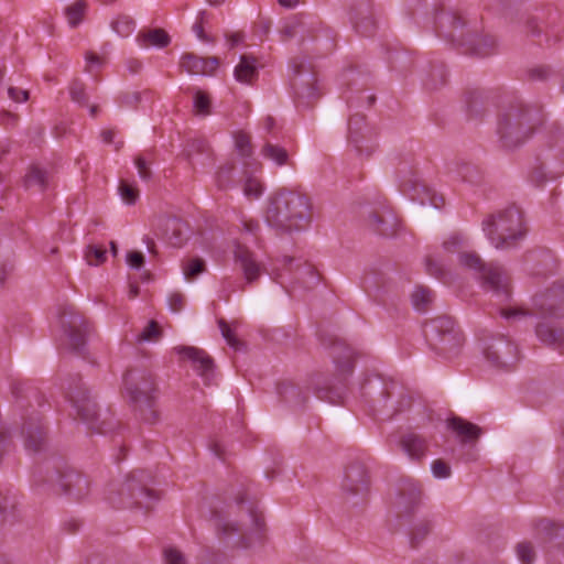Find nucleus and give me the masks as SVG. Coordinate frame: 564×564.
I'll use <instances>...</instances> for the list:
<instances>
[{
	"instance_id": "bf43d9fd",
	"label": "nucleus",
	"mask_w": 564,
	"mask_h": 564,
	"mask_svg": "<svg viewBox=\"0 0 564 564\" xmlns=\"http://www.w3.org/2000/svg\"><path fill=\"white\" fill-rule=\"evenodd\" d=\"M194 107L198 113L208 115L209 107H210V100H209L208 95L198 90L195 94Z\"/></svg>"
},
{
	"instance_id": "6e6552de",
	"label": "nucleus",
	"mask_w": 564,
	"mask_h": 564,
	"mask_svg": "<svg viewBox=\"0 0 564 564\" xmlns=\"http://www.w3.org/2000/svg\"><path fill=\"white\" fill-rule=\"evenodd\" d=\"M124 391L139 412L141 419L154 423L158 419L155 410L156 383L153 375L147 369H130L123 376Z\"/></svg>"
},
{
	"instance_id": "6e6d98bb",
	"label": "nucleus",
	"mask_w": 564,
	"mask_h": 564,
	"mask_svg": "<svg viewBox=\"0 0 564 564\" xmlns=\"http://www.w3.org/2000/svg\"><path fill=\"white\" fill-rule=\"evenodd\" d=\"M69 94L73 101L80 106H87L88 98L85 93V85L80 80L75 79L72 82L69 86Z\"/></svg>"
},
{
	"instance_id": "37998d69",
	"label": "nucleus",
	"mask_w": 564,
	"mask_h": 564,
	"mask_svg": "<svg viewBox=\"0 0 564 564\" xmlns=\"http://www.w3.org/2000/svg\"><path fill=\"white\" fill-rule=\"evenodd\" d=\"M153 161L154 156L150 151L143 152L135 158L134 163L138 169L139 176L142 180L148 181L151 178L152 172L150 166Z\"/></svg>"
},
{
	"instance_id": "c756f323",
	"label": "nucleus",
	"mask_w": 564,
	"mask_h": 564,
	"mask_svg": "<svg viewBox=\"0 0 564 564\" xmlns=\"http://www.w3.org/2000/svg\"><path fill=\"white\" fill-rule=\"evenodd\" d=\"M258 61L254 56L243 54L235 68V78L242 84H251L258 78Z\"/></svg>"
},
{
	"instance_id": "774afa93",
	"label": "nucleus",
	"mask_w": 564,
	"mask_h": 564,
	"mask_svg": "<svg viewBox=\"0 0 564 564\" xmlns=\"http://www.w3.org/2000/svg\"><path fill=\"white\" fill-rule=\"evenodd\" d=\"M167 301L173 312H180L185 305V296L181 293H172Z\"/></svg>"
},
{
	"instance_id": "69168bd1",
	"label": "nucleus",
	"mask_w": 564,
	"mask_h": 564,
	"mask_svg": "<svg viewBox=\"0 0 564 564\" xmlns=\"http://www.w3.org/2000/svg\"><path fill=\"white\" fill-rule=\"evenodd\" d=\"M127 263L132 269H141L144 264V256L140 251H130L127 254Z\"/></svg>"
},
{
	"instance_id": "3c124183",
	"label": "nucleus",
	"mask_w": 564,
	"mask_h": 564,
	"mask_svg": "<svg viewBox=\"0 0 564 564\" xmlns=\"http://www.w3.org/2000/svg\"><path fill=\"white\" fill-rule=\"evenodd\" d=\"M235 145L239 154L243 158H249L252 155L253 149L251 144V138L246 132H237L235 134Z\"/></svg>"
},
{
	"instance_id": "7ed1b4c3",
	"label": "nucleus",
	"mask_w": 564,
	"mask_h": 564,
	"mask_svg": "<svg viewBox=\"0 0 564 564\" xmlns=\"http://www.w3.org/2000/svg\"><path fill=\"white\" fill-rule=\"evenodd\" d=\"M434 24L438 35L462 47L465 54L486 57L496 52V39L489 34H477L466 30L467 22L457 11H436Z\"/></svg>"
},
{
	"instance_id": "4468645a",
	"label": "nucleus",
	"mask_w": 564,
	"mask_h": 564,
	"mask_svg": "<svg viewBox=\"0 0 564 564\" xmlns=\"http://www.w3.org/2000/svg\"><path fill=\"white\" fill-rule=\"evenodd\" d=\"M482 350L487 361L499 369L512 368L519 360L518 347L505 336L485 340Z\"/></svg>"
},
{
	"instance_id": "09e8293b",
	"label": "nucleus",
	"mask_w": 564,
	"mask_h": 564,
	"mask_svg": "<svg viewBox=\"0 0 564 564\" xmlns=\"http://www.w3.org/2000/svg\"><path fill=\"white\" fill-rule=\"evenodd\" d=\"M516 552H517L519 561L522 564H533L534 563L536 553H535L534 546L532 545L531 542L523 541V542L518 543V545L516 547Z\"/></svg>"
},
{
	"instance_id": "8fccbe9b",
	"label": "nucleus",
	"mask_w": 564,
	"mask_h": 564,
	"mask_svg": "<svg viewBox=\"0 0 564 564\" xmlns=\"http://www.w3.org/2000/svg\"><path fill=\"white\" fill-rule=\"evenodd\" d=\"M447 74L443 65L434 66L431 69L426 86L429 89H437L446 83Z\"/></svg>"
},
{
	"instance_id": "e433bc0d",
	"label": "nucleus",
	"mask_w": 564,
	"mask_h": 564,
	"mask_svg": "<svg viewBox=\"0 0 564 564\" xmlns=\"http://www.w3.org/2000/svg\"><path fill=\"white\" fill-rule=\"evenodd\" d=\"M411 299L414 308L424 313L429 310L431 303L433 302L434 294L429 288L420 285L415 288Z\"/></svg>"
},
{
	"instance_id": "39448f33",
	"label": "nucleus",
	"mask_w": 564,
	"mask_h": 564,
	"mask_svg": "<svg viewBox=\"0 0 564 564\" xmlns=\"http://www.w3.org/2000/svg\"><path fill=\"white\" fill-rule=\"evenodd\" d=\"M150 476L143 470L130 473L124 481L112 482L107 489L106 499L115 508H140L149 510L158 499L155 494L148 488L147 480Z\"/></svg>"
},
{
	"instance_id": "f257e3e1",
	"label": "nucleus",
	"mask_w": 564,
	"mask_h": 564,
	"mask_svg": "<svg viewBox=\"0 0 564 564\" xmlns=\"http://www.w3.org/2000/svg\"><path fill=\"white\" fill-rule=\"evenodd\" d=\"M501 315L506 319L520 318L532 315L539 318L535 326L538 339L549 347L562 349L564 347V328L560 321L564 319V282H556L532 297L530 310L502 308Z\"/></svg>"
},
{
	"instance_id": "338daca9",
	"label": "nucleus",
	"mask_w": 564,
	"mask_h": 564,
	"mask_svg": "<svg viewBox=\"0 0 564 564\" xmlns=\"http://www.w3.org/2000/svg\"><path fill=\"white\" fill-rule=\"evenodd\" d=\"M551 74V69L547 66H536L529 70V77L532 80H545Z\"/></svg>"
},
{
	"instance_id": "9d476101",
	"label": "nucleus",
	"mask_w": 564,
	"mask_h": 564,
	"mask_svg": "<svg viewBox=\"0 0 564 564\" xmlns=\"http://www.w3.org/2000/svg\"><path fill=\"white\" fill-rule=\"evenodd\" d=\"M424 334L430 347L445 358L458 355L464 336L449 316H437L425 324Z\"/></svg>"
},
{
	"instance_id": "052dcab7",
	"label": "nucleus",
	"mask_w": 564,
	"mask_h": 564,
	"mask_svg": "<svg viewBox=\"0 0 564 564\" xmlns=\"http://www.w3.org/2000/svg\"><path fill=\"white\" fill-rule=\"evenodd\" d=\"M218 324L221 330V335L226 339L227 344L232 348L238 349L240 346V340L236 337L229 325L224 319H220Z\"/></svg>"
},
{
	"instance_id": "13d9d810",
	"label": "nucleus",
	"mask_w": 564,
	"mask_h": 564,
	"mask_svg": "<svg viewBox=\"0 0 564 564\" xmlns=\"http://www.w3.org/2000/svg\"><path fill=\"white\" fill-rule=\"evenodd\" d=\"M425 267L426 272L430 275H433L440 280H444V278L446 276V271L443 268V264L440 263L437 260L433 259L432 257H426Z\"/></svg>"
},
{
	"instance_id": "5fc2aeb1",
	"label": "nucleus",
	"mask_w": 564,
	"mask_h": 564,
	"mask_svg": "<svg viewBox=\"0 0 564 564\" xmlns=\"http://www.w3.org/2000/svg\"><path fill=\"white\" fill-rule=\"evenodd\" d=\"M106 249L100 246H88L85 257L89 265H99L106 260Z\"/></svg>"
},
{
	"instance_id": "4c0bfd02",
	"label": "nucleus",
	"mask_w": 564,
	"mask_h": 564,
	"mask_svg": "<svg viewBox=\"0 0 564 564\" xmlns=\"http://www.w3.org/2000/svg\"><path fill=\"white\" fill-rule=\"evenodd\" d=\"M47 173L37 165H32L24 176V186L26 188L37 187L40 191L46 188Z\"/></svg>"
},
{
	"instance_id": "4be33fe9",
	"label": "nucleus",
	"mask_w": 564,
	"mask_h": 564,
	"mask_svg": "<svg viewBox=\"0 0 564 564\" xmlns=\"http://www.w3.org/2000/svg\"><path fill=\"white\" fill-rule=\"evenodd\" d=\"M21 435L28 451L39 452L43 448L46 441V433L39 413L34 412L23 417Z\"/></svg>"
},
{
	"instance_id": "b1692460",
	"label": "nucleus",
	"mask_w": 564,
	"mask_h": 564,
	"mask_svg": "<svg viewBox=\"0 0 564 564\" xmlns=\"http://www.w3.org/2000/svg\"><path fill=\"white\" fill-rule=\"evenodd\" d=\"M447 427L464 446H475L482 434V430L478 425L459 416L448 419Z\"/></svg>"
},
{
	"instance_id": "5701e85b",
	"label": "nucleus",
	"mask_w": 564,
	"mask_h": 564,
	"mask_svg": "<svg viewBox=\"0 0 564 564\" xmlns=\"http://www.w3.org/2000/svg\"><path fill=\"white\" fill-rule=\"evenodd\" d=\"M401 189L404 194L409 195L412 200L419 202L421 205L430 204L435 208H441L444 205L442 195L417 181L402 183Z\"/></svg>"
},
{
	"instance_id": "aec40b11",
	"label": "nucleus",
	"mask_w": 564,
	"mask_h": 564,
	"mask_svg": "<svg viewBox=\"0 0 564 564\" xmlns=\"http://www.w3.org/2000/svg\"><path fill=\"white\" fill-rule=\"evenodd\" d=\"M235 263L238 265L245 278L246 284L256 283L265 270L264 265L257 259L256 254L246 246L237 245L234 250Z\"/></svg>"
},
{
	"instance_id": "864d4df0",
	"label": "nucleus",
	"mask_w": 564,
	"mask_h": 564,
	"mask_svg": "<svg viewBox=\"0 0 564 564\" xmlns=\"http://www.w3.org/2000/svg\"><path fill=\"white\" fill-rule=\"evenodd\" d=\"M162 336V329L155 321H150L138 335V341H156Z\"/></svg>"
},
{
	"instance_id": "412c9836",
	"label": "nucleus",
	"mask_w": 564,
	"mask_h": 564,
	"mask_svg": "<svg viewBox=\"0 0 564 564\" xmlns=\"http://www.w3.org/2000/svg\"><path fill=\"white\" fill-rule=\"evenodd\" d=\"M348 141L354 144L359 154L366 153L370 155L373 150V144H368L370 141V130L366 124V117L361 113H355L348 121Z\"/></svg>"
},
{
	"instance_id": "a19ab883",
	"label": "nucleus",
	"mask_w": 564,
	"mask_h": 564,
	"mask_svg": "<svg viewBox=\"0 0 564 564\" xmlns=\"http://www.w3.org/2000/svg\"><path fill=\"white\" fill-rule=\"evenodd\" d=\"M234 171L235 164L232 162H227L218 169L215 183L219 189H227L231 186Z\"/></svg>"
},
{
	"instance_id": "0eeeda50",
	"label": "nucleus",
	"mask_w": 564,
	"mask_h": 564,
	"mask_svg": "<svg viewBox=\"0 0 564 564\" xmlns=\"http://www.w3.org/2000/svg\"><path fill=\"white\" fill-rule=\"evenodd\" d=\"M482 226L496 249L513 248L525 235L523 213L514 205L490 215Z\"/></svg>"
},
{
	"instance_id": "423d86ee",
	"label": "nucleus",
	"mask_w": 564,
	"mask_h": 564,
	"mask_svg": "<svg viewBox=\"0 0 564 564\" xmlns=\"http://www.w3.org/2000/svg\"><path fill=\"white\" fill-rule=\"evenodd\" d=\"M67 398L78 420L86 424L91 432L107 434L116 429L117 422L111 415L108 414L100 419L99 406L79 376L69 380Z\"/></svg>"
},
{
	"instance_id": "f704fd0d",
	"label": "nucleus",
	"mask_w": 564,
	"mask_h": 564,
	"mask_svg": "<svg viewBox=\"0 0 564 564\" xmlns=\"http://www.w3.org/2000/svg\"><path fill=\"white\" fill-rule=\"evenodd\" d=\"M408 525H411L410 540L412 546L419 545L429 535L433 528L432 521L426 518H415Z\"/></svg>"
},
{
	"instance_id": "1a4fd4ad",
	"label": "nucleus",
	"mask_w": 564,
	"mask_h": 564,
	"mask_svg": "<svg viewBox=\"0 0 564 564\" xmlns=\"http://www.w3.org/2000/svg\"><path fill=\"white\" fill-rule=\"evenodd\" d=\"M533 110L524 105H510L499 117L498 134L506 149L525 142L534 130Z\"/></svg>"
},
{
	"instance_id": "f03ea898",
	"label": "nucleus",
	"mask_w": 564,
	"mask_h": 564,
	"mask_svg": "<svg viewBox=\"0 0 564 564\" xmlns=\"http://www.w3.org/2000/svg\"><path fill=\"white\" fill-rule=\"evenodd\" d=\"M311 197L301 191L280 188L268 198L264 219L281 232L303 230L312 220Z\"/></svg>"
},
{
	"instance_id": "680f3d73",
	"label": "nucleus",
	"mask_w": 564,
	"mask_h": 564,
	"mask_svg": "<svg viewBox=\"0 0 564 564\" xmlns=\"http://www.w3.org/2000/svg\"><path fill=\"white\" fill-rule=\"evenodd\" d=\"M206 154L207 156H210L212 151L209 145L205 140H194L188 150V158L193 161L195 154Z\"/></svg>"
},
{
	"instance_id": "393cba45",
	"label": "nucleus",
	"mask_w": 564,
	"mask_h": 564,
	"mask_svg": "<svg viewBox=\"0 0 564 564\" xmlns=\"http://www.w3.org/2000/svg\"><path fill=\"white\" fill-rule=\"evenodd\" d=\"M176 351L183 358H187L192 361L195 371L206 382L210 380L214 372V361L204 350L191 346H184L176 348Z\"/></svg>"
},
{
	"instance_id": "cd10ccee",
	"label": "nucleus",
	"mask_w": 564,
	"mask_h": 564,
	"mask_svg": "<svg viewBox=\"0 0 564 564\" xmlns=\"http://www.w3.org/2000/svg\"><path fill=\"white\" fill-rule=\"evenodd\" d=\"M163 235L173 247H181L188 239L189 227L178 217H166L163 221Z\"/></svg>"
},
{
	"instance_id": "c03bdc74",
	"label": "nucleus",
	"mask_w": 564,
	"mask_h": 564,
	"mask_svg": "<svg viewBox=\"0 0 564 564\" xmlns=\"http://www.w3.org/2000/svg\"><path fill=\"white\" fill-rule=\"evenodd\" d=\"M457 175L462 181L478 184L481 181V173L479 169L469 163H462L457 166Z\"/></svg>"
},
{
	"instance_id": "f3484780",
	"label": "nucleus",
	"mask_w": 564,
	"mask_h": 564,
	"mask_svg": "<svg viewBox=\"0 0 564 564\" xmlns=\"http://www.w3.org/2000/svg\"><path fill=\"white\" fill-rule=\"evenodd\" d=\"M56 488L72 499L79 500L89 491V481L79 471L65 466L56 470Z\"/></svg>"
},
{
	"instance_id": "e2e57ef3",
	"label": "nucleus",
	"mask_w": 564,
	"mask_h": 564,
	"mask_svg": "<svg viewBox=\"0 0 564 564\" xmlns=\"http://www.w3.org/2000/svg\"><path fill=\"white\" fill-rule=\"evenodd\" d=\"M165 564H186L184 555L175 547L164 550Z\"/></svg>"
},
{
	"instance_id": "a18cd8bd",
	"label": "nucleus",
	"mask_w": 564,
	"mask_h": 564,
	"mask_svg": "<svg viewBox=\"0 0 564 564\" xmlns=\"http://www.w3.org/2000/svg\"><path fill=\"white\" fill-rule=\"evenodd\" d=\"M316 395L321 400H327L329 403L338 404L344 401V392L341 388L330 386L317 387Z\"/></svg>"
},
{
	"instance_id": "ea45409f",
	"label": "nucleus",
	"mask_w": 564,
	"mask_h": 564,
	"mask_svg": "<svg viewBox=\"0 0 564 564\" xmlns=\"http://www.w3.org/2000/svg\"><path fill=\"white\" fill-rule=\"evenodd\" d=\"M182 269L187 280H194L206 270V263L202 258H191L183 261Z\"/></svg>"
},
{
	"instance_id": "79ce46f5",
	"label": "nucleus",
	"mask_w": 564,
	"mask_h": 564,
	"mask_svg": "<svg viewBox=\"0 0 564 564\" xmlns=\"http://www.w3.org/2000/svg\"><path fill=\"white\" fill-rule=\"evenodd\" d=\"M112 30L122 37L129 36L135 29L134 20L127 14H120L111 23Z\"/></svg>"
},
{
	"instance_id": "c85d7f7f",
	"label": "nucleus",
	"mask_w": 564,
	"mask_h": 564,
	"mask_svg": "<svg viewBox=\"0 0 564 564\" xmlns=\"http://www.w3.org/2000/svg\"><path fill=\"white\" fill-rule=\"evenodd\" d=\"M285 267H288L291 271L294 272V279L296 283L302 285L305 289H313L319 283V274L315 270V268L307 262H300L296 264L295 269H292L293 262L296 260L292 257L285 256L283 258Z\"/></svg>"
},
{
	"instance_id": "2f4dec72",
	"label": "nucleus",
	"mask_w": 564,
	"mask_h": 564,
	"mask_svg": "<svg viewBox=\"0 0 564 564\" xmlns=\"http://www.w3.org/2000/svg\"><path fill=\"white\" fill-rule=\"evenodd\" d=\"M354 25L356 31L364 36L373 35L377 29L376 20L367 7L357 11Z\"/></svg>"
},
{
	"instance_id": "0e129e2a",
	"label": "nucleus",
	"mask_w": 564,
	"mask_h": 564,
	"mask_svg": "<svg viewBox=\"0 0 564 564\" xmlns=\"http://www.w3.org/2000/svg\"><path fill=\"white\" fill-rule=\"evenodd\" d=\"M433 475L437 478H447L451 476V467L442 459H436L432 463Z\"/></svg>"
},
{
	"instance_id": "58836bf2",
	"label": "nucleus",
	"mask_w": 564,
	"mask_h": 564,
	"mask_svg": "<svg viewBox=\"0 0 564 564\" xmlns=\"http://www.w3.org/2000/svg\"><path fill=\"white\" fill-rule=\"evenodd\" d=\"M86 8L87 3L84 0H77L65 9L68 24L72 28H76L80 24L85 15Z\"/></svg>"
},
{
	"instance_id": "9b49d317",
	"label": "nucleus",
	"mask_w": 564,
	"mask_h": 564,
	"mask_svg": "<svg viewBox=\"0 0 564 564\" xmlns=\"http://www.w3.org/2000/svg\"><path fill=\"white\" fill-rule=\"evenodd\" d=\"M458 263L463 268L474 271L488 290L505 299L509 296V278L501 267L485 263L476 251L468 250L460 252Z\"/></svg>"
},
{
	"instance_id": "f8f14e48",
	"label": "nucleus",
	"mask_w": 564,
	"mask_h": 564,
	"mask_svg": "<svg viewBox=\"0 0 564 564\" xmlns=\"http://www.w3.org/2000/svg\"><path fill=\"white\" fill-rule=\"evenodd\" d=\"M422 487L413 479H402L395 490L390 512L399 525L411 523L422 507Z\"/></svg>"
},
{
	"instance_id": "c9c22d12",
	"label": "nucleus",
	"mask_w": 564,
	"mask_h": 564,
	"mask_svg": "<svg viewBox=\"0 0 564 564\" xmlns=\"http://www.w3.org/2000/svg\"><path fill=\"white\" fill-rule=\"evenodd\" d=\"M538 532L543 535L545 540L553 541L562 539L558 545L564 543V525L557 524L552 520L543 519L538 523Z\"/></svg>"
},
{
	"instance_id": "6ab92c4d",
	"label": "nucleus",
	"mask_w": 564,
	"mask_h": 564,
	"mask_svg": "<svg viewBox=\"0 0 564 564\" xmlns=\"http://www.w3.org/2000/svg\"><path fill=\"white\" fill-rule=\"evenodd\" d=\"M367 226L377 235L392 237L398 232L400 221L390 207L382 206L369 213Z\"/></svg>"
},
{
	"instance_id": "20e7f679",
	"label": "nucleus",
	"mask_w": 564,
	"mask_h": 564,
	"mask_svg": "<svg viewBox=\"0 0 564 564\" xmlns=\"http://www.w3.org/2000/svg\"><path fill=\"white\" fill-rule=\"evenodd\" d=\"M236 499L240 508L239 519L234 518L231 511L226 513L214 511L215 525L223 538L237 535L239 542L243 546L249 547L263 539L264 521L252 503L246 508L242 507L246 502L245 495H239Z\"/></svg>"
},
{
	"instance_id": "4d7b16f0",
	"label": "nucleus",
	"mask_w": 564,
	"mask_h": 564,
	"mask_svg": "<svg viewBox=\"0 0 564 564\" xmlns=\"http://www.w3.org/2000/svg\"><path fill=\"white\" fill-rule=\"evenodd\" d=\"M466 102L470 116L478 117L484 113L485 108L482 97L480 94L476 91L470 93L469 96L467 97Z\"/></svg>"
},
{
	"instance_id": "603ef678",
	"label": "nucleus",
	"mask_w": 564,
	"mask_h": 564,
	"mask_svg": "<svg viewBox=\"0 0 564 564\" xmlns=\"http://www.w3.org/2000/svg\"><path fill=\"white\" fill-rule=\"evenodd\" d=\"M118 191H119V194H120L122 200L128 205L135 204V202L139 198L138 187L126 182V181H120Z\"/></svg>"
},
{
	"instance_id": "7c9ffc66",
	"label": "nucleus",
	"mask_w": 564,
	"mask_h": 564,
	"mask_svg": "<svg viewBox=\"0 0 564 564\" xmlns=\"http://www.w3.org/2000/svg\"><path fill=\"white\" fill-rule=\"evenodd\" d=\"M278 393L283 402L294 408L302 406L307 400V395L302 391V389L291 382L280 383L278 386Z\"/></svg>"
},
{
	"instance_id": "a878e982",
	"label": "nucleus",
	"mask_w": 564,
	"mask_h": 564,
	"mask_svg": "<svg viewBox=\"0 0 564 564\" xmlns=\"http://www.w3.org/2000/svg\"><path fill=\"white\" fill-rule=\"evenodd\" d=\"M218 65L217 57L204 58L194 53H185L180 61V67L192 75H212Z\"/></svg>"
},
{
	"instance_id": "ddd939ff",
	"label": "nucleus",
	"mask_w": 564,
	"mask_h": 564,
	"mask_svg": "<svg viewBox=\"0 0 564 564\" xmlns=\"http://www.w3.org/2000/svg\"><path fill=\"white\" fill-rule=\"evenodd\" d=\"M59 322L68 338L69 348L82 354L90 332L87 321L76 311L75 306L65 305L59 311Z\"/></svg>"
},
{
	"instance_id": "72a5a7b5",
	"label": "nucleus",
	"mask_w": 564,
	"mask_h": 564,
	"mask_svg": "<svg viewBox=\"0 0 564 564\" xmlns=\"http://www.w3.org/2000/svg\"><path fill=\"white\" fill-rule=\"evenodd\" d=\"M138 41L141 46H158L165 47L169 45L171 39L163 29H152L145 32H141L138 35Z\"/></svg>"
},
{
	"instance_id": "a211bd4d",
	"label": "nucleus",
	"mask_w": 564,
	"mask_h": 564,
	"mask_svg": "<svg viewBox=\"0 0 564 564\" xmlns=\"http://www.w3.org/2000/svg\"><path fill=\"white\" fill-rule=\"evenodd\" d=\"M323 344L328 346L336 371L345 380L354 371L356 352L343 339L334 336L323 338Z\"/></svg>"
},
{
	"instance_id": "dca6fc26",
	"label": "nucleus",
	"mask_w": 564,
	"mask_h": 564,
	"mask_svg": "<svg viewBox=\"0 0 564 564\" xmlns=\"http://www.w3.org/2000/svg\"><path fill=\"white\" fill-rule=\"evenodd\" d=\"M302 63L294 62L295 77L292 80L296 102L299 107H311L319 97L316 87V77L313 73L303 70Z\"/></svg>"
},
{
	"instance_id": "de8ad7c7",
	"label": "nucleus",
	"mask_w": 564,
	"mask_h": 564,
	"mask_svg": "<svg viewBox=\"0 0 564 564\" xmlns=\"http://www.w3.org/2000/svg\"><path fill=\"white\" fill-rule=\"evenodd\" d=\"M467 247V240L463 236L458 234L451 235L447 239L443 242V249L446 252L451 253H457L458 256L460 252H464Z\"/></svg>"
},
{
	"instance_id": "473e14b6",
	"label": "nucleus",
	"mask_w": 564,
	"mask_h": 564,
	"mask_svg": "<svg viewBox=\"0 0 564 564\" xmlns=\"http://www.w3.org/2000/svg\"><path fill=\"white\" fill-rule=\"evenodd\" d=\"M261 154L264 159L272 161L278 166H293V162L291 161L290 154L286 151V149L278 144H273L270 142L264 143V145L261 149Z\"/></svg>"
},
{
	"instance_id": "2eb2a0df",
	"label": "nucleus",
	"mask_w": 564,
	"mask_h": 564,
	"mask_svg": "<svg viewBox=\"0 0 564 564\" xmlns=\"http://www.w3.org/2000/svg\"><path fill=\"white\" fill-rule=\"evenodd\" d=\"M341 489L346 500H352L355 497L359 498L357 501H351L352 505L365 501L369 489V475L362 463L352 462L347 466Z\"/></svg>"
},
{
	"instance_id": "bb28decb",
	"label": "nucleus",
	"mask_w": 564,
	"mask_h": 564,
	"mask_svg": "<svg viewBox=\"0 0 564 564\" xmlns=\"http://www.w3.org/2000/svg\"><path fill=\"white\" fill-rule=\"evenodd\" d=\"M401 451L413 462H421L429 451L427 440L414 432H409L400 437Z\"/></svg>"
},
{
	"instance_id": "49530a36",
	"label": "nucleus",
	"mask_w": 564,
	"mask_h": 564,
	"mask_svg": "<svg viewBox=\"0 0 564 564\" xmlns=\"http://www.w3.org/2000/svg\"><path fill=\"white\" fill-rule=\"evenodd\" d=\"M264 192L263 183L251 175L246 176L243 183V194L251 199L259 198Z\"/></svg>"
}]
</instances>
